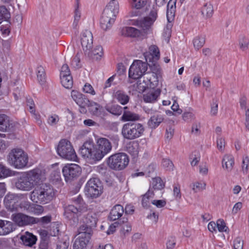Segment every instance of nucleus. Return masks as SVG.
Listing matches in <instances>:
<instances>
[{
	"label": "nucleus",
	"mask_w": 249,
	"mask_h": 249,
	"mask_svg": "<svg viewBox=\"0 0 249 249\" xmlns=\"http://www.w3.org/2000/svg\"><path fill=\"white\" fill-rule=\"evenodd\" d=\"M76 7L74 11V21L72 23V27L74 29H77L78 27V23L81 18V13L78 9L79 2L77 0Z\"/></svg>",
	"instance_id": "ea45409f"
},
{
	"label": "nucleus",
	"mask_w": 249,
	"mask_h": 249,
	"mask_svg": "<svg viewBox=\"0 0 249 249\" xmlns=\"http://www.w3.org/2000/svg\"><path fill=\"white\" fill-rule=\"evenodd\" d=\"M149 53L152 56V62L157 61L160 59V53L158 47L156 45H151L149 47Z\"/></svg>",
	"instance_id": "e433bc0d"
},
{
	"label": "nucleus",
	"mask_w": 249,
	"mask_h": 249,
	"mask_svg": "<svg viewBox=\"0 0 249 249\" xmlns=\"http://www.w3.org/2000/svg\"><path fill=\"white\" fill-rule=\"evenodd\" d=\"M98 221V217L96 213H89L83 218L84 224L81 226L79 231L82 232H86L91 234L93 228L96 227Z\"/></svg>",
	"instance_id": "9b49d317"
},
{
	"label": "nucleus",
	"mask_w": 249,
	"mask_h": 249,
	"mask_svg": "<svg viewBox=\"0 0 249 249\" xmlns=\"http://www.w3.org/2000/svg\"><path fill=\"white\" fill-rule=\"evenodd\" d=\"M37 77L40 84H43L45 81V70L43 67L39 66L37 68Z\"/></svg>",
	"instance_id": "a19ab883"
},
{
	"label": "nucleus",
	"mask_w": 249,
	"mask_h": 249,
	"mask_svg": "<svg viewBox=\"0 0 249 249\" xmlns=\"http://www.w3.org/2000/svg\"><path fill=\"white\" fill-rule=\"evenodd\" d=\"M87 106L89 107V111L93 115L97 116L101 115L103 107L99 104L89 100V103Z\"/></svg>",
	"instance_id": "7c9ffc66"
},
{
	"label": "nucleus",
	"mask_w": 249,
	"mask_h": 249,
	"mask_svg": "<svg viewBox=\"0 0 249 249\" xmlns=\"http://www.w3.org/2000/svg\"><path fill=\"white\" fill-rule=\"evenodd\" d=\"M114 96V98L122 105H125L129 102V96L122 90L117 91Z\"/></svg>",
	"instance_id": "2f4dec72"
},
{
	"label": "nucleus",
	"mask_w": 249,
	"mask_h": 249,
	"mask_svg": "<svg viewBox=\"0 0 249 249\" xmlns=\"http://www.w3.org/2000/svg\"><path fill=\"white\" fill-rule=\"evenodd\" d=\"M58 154L62 158L75 161L77 159L76 153L71 142L67 139H62L57 147Z\"/></svg>",
	"instance_id": "0eeeda50"
},
{
	"label": "nucleus",
	"mask_w": 249,
	"mask_h": 249,
	"mask_svg": "<svg viewBox=\"0 0 249 249\" xmlns=\"http://www.w3.org/2000/svg\"><path fill=\"white\" fill-rule=\"evenodd\" d=\"M62 172L66 181L77 178L81 173V168L76 164H68L63 168Z\"/></svg>",
	"instance_id": "f8f14e48"
},
{
	"label": "nucleus",
	"mask_w": 249,
	"mask_h": 249,
	"mask_svg": "<svg viewBox=\"0 0 249 249\" xmlns=\"http://www.w3.org/2000/svg\"><path fill=\"white\" fill-rule=\"evenodd\" d=\"M122 35L132 37H136L142 36V32L140 30L132 27H125L122 30Z\"/></svg>",
	"instance_id": "cd10ccee"
},
{
	"label": "nucleus",
	"mask_w": 249,
	"mask_h": 249,
	"mask_svg": "<svg viewBox=\"0 0 249 249\" xmlns=\"http://www.w3.org/2000/svg\"><path fill=\"white\" fill-rule=\"evenodd\" d=\"M59 120L58 115L54 114L48 117L47 122L50 125L53 126L56 125Z\"/></svg>",
	"instance_id": "4d7b16f0"
},
{
	"label": "nucleus",
	"mask_w": 249,
	"mask_h": 249,
	"mask_svg": "<svg viewBox=\"0 0 249 249\" xmlns=\"http://www.w3.org/2000/svg\"><path fill=\"white\" fill-rule=\"evenodd\" d=\"M182 118L185 122H190L195 119V116L192 112H185L182 115Z\"/></svg>",
	"instance_id": "6e6d98bb"
},
{
	"label": "nucleus",
	"mask_w": 249,
	"mask_h": 249,
	"mask_svg": "<svg viewBox=\"0 0 249 249\" xmlns=\"http://www.w3.org/2000/svg\"><path fill=\"white\" fill-rule=\"evenodd\" d=\"M139 144L137 142H132L127 144L126 151L134 158H136L139 154Z\"/></svg>",
	"instance_id": "72a5a7b5"
},
{
	"label": "nucleus",
	"mask_w": 249,
	"mask_h": 249,
	"mask_svg": "<svg viewBox=\"0 0 249 249\" xmlns=\"http://www.w3.org/2000/svg\"><path fill=\"white\" fill-rule=\"evenodd\" d=\"M122 223L124 224L123 226V229L124 231L129 232L131 231V226L130 224L127 223V218H123V220L122 221Z\"/></svg>",
	"instance_id": "774afa93"
},
{
	"label": "nucleus",
	"mask_w": 249,
	"mask_h": 249,
	"mask_svg": "<svg viewBox=\"0 0 249 249\" xmlns=\"http://www.w3.org/2000/svg\"><path fill=\"white\" fill-rule=\"evenodd\" d=\"M123 207L119 204L115 205L111 210L108 218L112 221L119 219L124 213Z\"/></svg>",
	"instance_id": "5701e85b"
},
{
	"label": "nucleus",
	"mask_w": 249,
	"mask_h": 249,
	"mask_svg": "<svg viewBox=\"0 0 249 249\" xmlns=\"http://www.w3.org/2000/svg\"><path fill=\"white\" fill-rule=\"evenodd\" d=\"M147 69V64L140 60H135L129 70V76L133 79H139L144 76Z\"/></svg>",
	"instance_id": "9d476101"
},
{
	"label": "nucleus",
	"mask_w": 249,
	"mask_h": 249,
	"mask_svg": "<svg viewBox=\"0 0 249 249\" xmlns=\"http://www.w3.org/2000/svg\"><path fill=\"white\" fill-rule=\"evenodd\" d=\"M132 7L139 9L146 5V0H129Z\"/></svg>",
	"instance_id": "09e8293b"
},
{
	"label": "nucleus",
	"mask_w": 249,
	"mask_h": 249,
	"mask_svg": "<svg viewBox=\"0 0 249 249\" xmlns=\"http://www.w3.org/2000/svg\"><path fill=\"white\" fill-rule=\"evenodd\" d=\"M176 239L174 237L170 236L168 238L166 248L167 249H173L176 245Z\"/></svg>",
	"instance_id": "052dcab7"
},
{
	"label": "nucleus",
	"mask_w": 249,
	"mask_h": 249,
	"mask_svg": "<svg viewBox=\"0 0 249 249\" xmlns=\"http://www.w3.org/2000/svg\"><path fill=\"white\" fill-rule=\"evenodd\" d=\"M61 83L66 89H71L73 86V80L71 75L61 76Z\"/></svg>",
	"instance_id": "f704fd0d"
},
{
	"label": "nucleus",
	"mask_w": 249,
	"mask_h": 249,
	"mask_svg": "<svg viewBox=\"0 0 249 249\" xmlns=\"http://www.w3.org/2000/svg\"><path fill=\"white\" fill-rule=\"evenodd\" d=\"M205 186L203 182H196L193 184L192 189L195 193L200 192L205 189Z\"/></svg>",
	"instance_id": "3c124183"
},
{
	"label": "nucleus",
	"mask_w": 249,
	"mask_h": 249,
	"mask_svg": "<svg viewBox=\"0 0 249 249\" xmlns=\"http://www.w3.org/2000/svg\"><path fill=\"white\" fill-rule=\"evenodd\" d=\"M20 239L25 246L29 247H32L35 244L37 240L36 236L28 231L21 235Z\"/></svg>",
	"instance_id": "393cba45"
},
{
	"label": "nucleus",
	"mask_w": 249,
	"mask_h": 249,
	"mask_svg": "<svg viewBox=\"0 0 249 249\" xmlns=\"http://www.w3.org/2000/svg\"><path fill=\"white\" fill-rule=\"evenodd\" d=\"M249 45V39L245 37L242 36L240 38L239 41V45L240 49L243 51L247 50L248 49Z\"/></svg>",
	"instance_id": "de8ad7c7"
},
{
	"label": "nucleus",
	"mask_w": 249,
	"mask_h": 249,
	"mask_svg": "<svg viewBox=\"0 0 249 249\" xmlns=\"http://www.w3.org/2000/svg\"><path fill=\"white\" fill-rule=\"evenodd\" d=\"M85 191L88 197L96 198L103 192V186L100 180L97 178H90L87 183Z\"/></svg>",
	"instance_id": "1a4fd4ad"
},
{
	"label": "nucleus",
	"mask_w": 249,
	"mask_h": 249,
	"mask_svg": "<svg viewBox=\"0 0 249 249\" xmlns=\"http://www.w3.org/2000/svg\"><path fill=\"white\" fill-rule=\"evenodd\" d=\"M162 166L167 170H173L174 168V164L173 162L168 159H164L162 160Z\"/></svg>",
	"instance_id": "5fc2aeb1"
},
{
	"label": "nucleus",
	"mask_w": 249,
	"mask_h": 249,
	"mask_svg": "<svg viewBox=\"0 0 249 249\" xmlns=\"http://www.w3.org/2000/svg\"><path fill=\"white\" fill-rule=\"evenodd\" d=\"M140 119V116L135 113L132 112L128 110L127 107H124L123 114L121 117V121L123 122H129L138 121Z\"/></svg>",
	"instance_id": "b1692460"
},
{
	"label": "nucleus",
	"mask_w": 249,
	"mask_h": 249,
	"mask_svg": "<svg viewBox=\"0 0 249 249\" xmlns=\"http://www.w3.org/2000/svg\"><path fill=\"white\" fill-rule=\"evenodd\" d=\"M234 164V158L230 155H225L222 160V167L228 172H231Z\"/></svg>",
	"instance_id": "c756f323"
},
{
	"label": "nucleus",
	"mask_w": 249,
	"mask_h": 249,
	"mask_svg": "<svg viewBox=\"0 0 249 249\" xmlns=\"http://www.w3.org/2000/svg\"><path fill=\"white\" fill-rule=\"evenodd\" d=\"M20 196L18 194H8L4 197V203L6 208L11 212L17 211Z\"/></svg>",
	"instance_id": "2eb2a0df"
},
{
	"label": "nucleus",
	"mask_w": 249,
	"mask_h": 249,
	"mask_svg": "<svg viewBox=\"0 0 249 249\" xmlns=\"http://www.w3.org/2000/svg\"><path fill=\"white\" fill-rule=\"evenodd\" d=\"M112 149L110 142L105 138H99L97 141L96 147L92 142H86L80 149L82 157L93 161L101 160Z\"/></svg>",
	"instance_id": "f257e3e1"
},
{
	"label": "nucleus",
	"mask_w": 249,
	"mask_h": 249,
	"mask_svg": "<svg viewBox=\"0 0 249 249\" xmlns=\"http://www.w3.org/2000/svg\"><path fill=\"white\" fill-rule=\"evenodd\" d=\"M97 171L102 175L105 176L107 173V168L104 164H101L97 167Z\"/></svg>",
	"instance_id": "338daca9"
},
{
	"label": "nucleus",
	"mask_w": 249,
	"mask_h": 249,
	"mask_svg": "<svg viewBox=\"0 0 249 249\" xmlns=\"http://www.w3.org/2000/svg\"><path fill=\"white\" fill-rule=\"evenodd\" d=\"M10 18V14L5 6L0 7V23L3 20H7Z\"/></svg>",
	"instance_id": "79ce46f5"
},
{
	"label": "nucleus",
	"mask_w": 249,
	"mask_h": 249,
	"mask_svg": "<svg viewBox=\"0 0 249 249\" xmlns=\"http://www.w3.org/2000/svg\"><path fill=\"white\" fill-rule=\"evenodd\" d=\"M106 110L113 115L119 116L122 114L124 108L119 105H114L110 107H107Z\"/></svg>",
	"instance_id": "c9c22d12"
},
{
	"label": "nucleus",
	"mask_w": 249,
	"mask_h": 249,
	"mask_svg": "<svg viewBox=\"0 0 249 249\" xmlns=\"http://www.w3.org/2000/svg\"><path fill=\"white\" fill-rule=\"evenodd\" d=\"M9 163L17 169H22L28 162L27 154L20 148H14L9 153L7 157Z\"/></svg>",
	"instance_id": "20e7f679"
},
{
	"label": "nucleus",
	"mask_w": 249,
	"mask_h": 249,
	"mask_svg": "<svg viewBox=\"0 0 249 249\" xmlns=\"http://www.w3.org/2000/svg\"><path fill=\"white\" fill-rule=\"evenodd\" d=\"M152 186L155 190H160L164 188V184L160 178H156L152 180Z\"/></svg>",
	"instance_id": "a18cd8bd"
},
{
	"label": "nucleus",
	"mask_w": 249,
	"mask_h": 249,
	"mask_svg": "<svg viewBox=\"0 0 249 249\" xmlns=\"http://www.w3.org/2000/svg\"><path fill=\"white\" fill-rule=\"evenodd\" d=\"M83 91L94 95L96 94L92 86L89 83H86L83 87Z\"/></svg>",
	"instance_id": "bf43d9fd"
},
{
	"label": "nucleus",
	"mask_w": 249,
	"mask_h": 249,
	"mask_svg": "<svg viewBox=\"0 0 249 249\" xmlns=\"http://www.w3.org/2000/svg\"><path fill=\"white\" fill-rule=\"evenodd\" d=\"M205 43V38L203 36H196L193 40L194 46L197 50L202 47Z\"/></svg>",
	"instance_id": "58836bf2"
},
{
	"label": "nucleus",
	"mask_w": 249,
	"mask_h": 249,
	"mask_svg": "<svg viewBox=\"0 0 249 249\" xmlns=\"http://www.w3.org/2000/svg\"><path fill=\"white\" fill-rule=\"evenodd\" d=\"M129 159L126 154L123 153H116L110 156L107 160L109 167L115 170L124 169L128 164Z\"/></svg>",
	"instance_id": "6e6552de"
},
{
	"label": "nucleus",
	"mask_w": 249,
	"mask_h": 249,
	"mask_svg": "<svg viewBox=\"0 0 249 249\" xmlns=\"http://www.w3.org/2000/svg\"><path fill=\"white\" fill-rule=\"evenodd\" d=\"M160 73V70L158 68L156 72H148L145 73L143 76V82L145 83L144 85L140 86L142 88V90H144L148 86V83L152 84L153 86L158 84V75Z\"/></svg>",
	"instance_id": "f3484780"
},
{
	"label": "nucleus",
	"mask_w": 249,
	"mask_h": 249,
	"mask_svg": "<svg viewBox=\"0 0 249 249\" xmlns=\"http://www.w3.org/2000/svg\"><path fill=\"white\" fill-rule=\"evenodd\" d=\"M87 210V207L82 206L78 208L73 205H69L64 208V215L66 218L71 220L75 216L77 217L78 215H80L83 212Z\"/></svg>",
	"instance_id": "ddd939ff"
},
{
	"label": "nucleus",
	"mask_w": 249,
	"mask_h": 249,
	"mask_svg": "<svg viewBox=\"0 0 249 249\" xmlns=\"http://www.w3.org/2000/svg\"><path fill=\"white\" fill-rule=\"evenodd\" d=\"M116 16L111 14L108 10H104L100 19V25L104 30L110 29L114 23Z\"/></svg>",
	"instance_id": "4468645a"
},
{
	"label": "nucleus",
	"mask_w": 249,
	"mask_h": 249,
	"mask_svg": "<svg viewBox=\"0 0 249 249\" xmlns=\"http://www.w3.org/2000/svg\"><path fill=\"white\" fill-rule=\"evenodd\" d=\"M68 75H71L69 67L67 64H64L61 67L60 76Z\"/></svg>",
	"instance_id": "69168bd1"
},
{
	"label": "nucleus",
	"mask_w": 249,
	"mask_h": 249,
	"mask_svg": "<svg viewBox=\"0 0 249 249\" xmlns=\"http://www.w3.org/2000/svg\"><path fill=\"white\" fill-rule=\"evenodd\" d=\"M81 43L85 52L89 51L92 46L93 36L90 31L85 30L81 34Z\"/></svg>",
	"instance_id": "6ab92c4d"
},
{
	"label": "nucleus",
	"mask_w": 249,
	"mask_h": 249,
	"mask_svg": "<svg viewBox=\"0 0 249 249\" xmlns=\"http://www.w3.org/2000/svg\"><path fill=\"white\" fill-rule=\"evenodd\" d=\"M12 175V171L5 166L0 164V178H5Z\"/></svg>",
	"instance_id": "49530a36"
},
{
	"label": "nucleus",
	"mask_w": 249,
	"mask_h": 249,
	"mask_svg": "<svg viewBox=\"0 0 249 249\" xmlns=\"http://www.w3.org/2000/svg\"><path fill=\"white\" fill-rule=\"evenodd\" d=\"M234 249H243V240L240 237L236 238L233 241Z\"/></svg>",
	"instance_id": "13d9d810"
},
{
	"label": "nucleus",
	"mask_w": 249,
	"mask_h": 249,
	"mask_svg": "<svg viewBox=\"0 0 249 249\" xmlns=\"http://www.w3.org/2000/svg\"><path fill=\"white\" fill-rule=\"evenodd\" d=\"M216 227L220 232L227 231L228 228L226 226V223L223 219H218L216 223Z\"/></svg>",
	"instance_id": "603ef678"
},
{
	"label": "nucleus",
	"mask_w": 249,
	"mask_h": 249,
	"mask_svg": "<svg viewBox=\"0 0 249 249\" xmlns=\"http://www.w3.org/2000/svg\"><path fill=\"white\" fill-rule=\"evenodd\" d=\"M15 226L12 222L0 219V235H5L15 230Z\"/></svg>",
	"instance_id": "412c9836"
},
{
	"label": "nucleus",
	"mask_w": 249,
	"mask_h": 249,
	"mask_svg": "<svg viewBox=\"0 0 249 249\" xmlns=\"http://www.w3.org/2000/svg\"><path fill=\"white\" fill-rule=\"evenodd\" d=\"M12 127V124L9 117L5 114H0V131H9Z\"/></svg>",
	"instance_id": "bb28decb"
},
{
	"label": "nucleus",
	"mask_w": 249,
	"mask_h": 249,
	"mask_svg": "<svg viewBox=\"0 0 249 249\" xmlns=\"http://www.w3.org/2000/svg\"><path fill=\"white\" fill-rule=\"evenodd\" d=\"M12 219L19 226H23L33 224L35 217L21 213H18L12 215Z\"/></svg>",
	"instance_id": "dca6fc26"
},
{
	"label": "nucleus",
	"mask_w": 249,
	"mask_h": 249,
	"mask_svg": "<svg viewBox=\"0 0 249 249\" xmlns=\"http://www.w3.org/2000/svg\"><path fill=\"white\" fill-rule=\"evenodd\" d=\"M80 235L77 238L73 244V249H86L87 245L90 238V234L82 232L79 231Z\"/></svg>",
	"instance_id": "a211bd4d"
},
{
	"label": "nucleus",
	"mask_w": 249,
	"mask_h": 249,
	"mask_svg": "<svg viewBox=\"0 0 249 249\" xmlns=\"http://www.w3.org/2000/svg\"><path fill=\"white\" fill-rule=\"evenodd\" d=\"M213 12V6L210 3L205 4L201 10L202 14L207 18L212 17Z\"/></svg>",
	"instance_id": "4c0bfd02"
},
{
	"label": "nucleus",
	"mask_w": 249,
	"mask_h": 249,
	"mask_svg": "<svg viewBox=\"0 0 249 249\" xmlns=\"http://www.w3.org/2000/svg\"><path fill=\"white\" fill-rule=\"evenodd\" d=\"M54 196L53 187L46 183H42L36 187L30 193L31 200L35 203L45 204L50 202Z\"/></svg>",
	"instance_id": "7ed1b4c3"
},
{
	"label": "nucleus",
	"mask_w": 249,
	"mask_h": 249,
	"mask_svg": "<svg viewBox=\"0 0 249 249\" xmlns=\"http://www.w3.org/2000/svg\"><path fill=\"white\" fill-rule=\"evenodd\" d=\"M157 18V12L155 10L151 11L148 16L140 20H134L132 25L141 28L142 36L149 34L152 31V26Z\"/></svg>",
	"instance_id": "423d86ee"
},
{
	"label": "nucleus",
	"mask_w": 249,
	"mask_h": 249,
	"mask_svg": "<svg viewBox=\"0 0 249 249\" xmlns=\"http://www.w3.org/2000/svg\"><path fill=\"white\" fill-rule=\"evenodd\" d=\"M93 59L100 60L104 54L103 49L101 46H97L92 51Z\"/></svg>",
	"instance_id": "c03bdc74"
},
{
	"label": "nucleus",
	"mask_w": 249,
	"mask_h": 249,
	"mask_svg": "<svg viewBox=\"0 0 249 249\" xmlns=\"http://www.w3.org/2000/svg\"><path fill=\"white\" fill-rule=\"evenodd\" d=\"M27 105L29 107V111L30 112L35 114L36 110L35 108V104L33 100L31 98H27L26 99Z\"/></svg>",
	"instance_id": "680f3d73"
},
{
	"label": "nucleus",
	"mask_w": 249,
	"mask_h": 249,
	"mask_svg": "<svg viewBox=\"0 0 249 249\" xmlns=\"http://www.w3.org/2000/svg\"><path fill=\"white\" fill-rule=\"evenodd\" d=\"M69 242L67 241H59L56 245V249H68Z\"/></svg>",
	"instance_id": "0e129e2a"
},
{
	"label": "nucleus",
	"mask_w": 249,
	"mask_h": 249,
	"mask_svg": "<svg viewBox=\"0 0 249 249\" xmlns=\"http://www.w3.org/2000/svg\"><path fill=\"white\" fill-rule=\"evenodd\" d=\"M163 115L158 112L152 116L147 123V124L151 128H156L163 121Z\"/></svg>",
	"instance_id": "a878e982"
},
{
	"label": "nucleus",
	"mask_w": 249,
	"mask_h": 249,
	"mask_svg": "<svg viewBox=\"0 0 249 249\" xmlns=\"http://www.w3.org/2000/svg\"><path fill=\"white\" fill-rule=\"evenodd\" d=\"M160 94V89H150L143 95V100L147 103H154L157 100Z\"/></svg>",
	"instance_id": "4be33fe9"
},
{
	"label": "nucleus",
	"mask_w": 249,
	"mask_h": 249,
	"mask_svg": "<svg viewBox=\"0 0 249 249\" xmlns=\"http://www.w3.org/2000/svg\"><path fill=\"white\" fill-rule=\"evenodd\" d=\"M144 131V127L142 124L128 122L123 125L121 134L124 139L133 140L142 136Z\"/></svg>",
	"instance_id": "39448f33"
},
{
	"label": "nucleus",
	"mask_w": 249,
	"mask_h": 249,
	"mask_svg": "<svg viewBox=\"0 0 249 249\" xmlns=\"http://www.w3.org/2000/svg\"><path fill=\"white\" fill-rule=\"evenodd\" d=\"M200 123L199 122H195L192 127V133L196 135L199 134L200 133Z\"/></svg>",
	"instance_id": "e2e57ef3"
},
{
	"label": "nucleus",
	"mask_w": 249,
	"mask_h": 249,
	"mask_svg": "<svg viewBox=\"0 0 249 249\" xmlns=\"http://www.w3.org/2000/svg\"><path fill=\"white\" fill-rule=\"evenodd\" d=\"M41 180V171L35 169L29 172L21 173L18 176L15 183L16 188L23 191H29Z\"/></svg>",
	"instance_id": "f03ea898"
},
{
	"label": "nucleus",
	"mask_w": 249,
	"mask_h": 249,
	"mask_svg": "<svg viewBox=\"0 0 249 249\" xmlns=\"http://www.w3.org/2000/svg\"><path fill=\"white\" fill-rule=\"evenodd\" d=\"M177 0H170L167 5V17L172 16L175 12Z\"/></svg>",
	"instance_id": "37998d69"
},
{
	"label": "nucleus",
	"mask_w": 249,
	"mask_h": 249,
	"mask_svg": "<svg viewBox=\"0 0 249 249\" xmlns=\"http://www.w3.org/2000/svg\"><path fill=\"white\" fill-rule=\"evenodd\" d=\"M108 10L111 14L116 16L119 11V4L117 0H111L104 10Z\"/></svg>",
	"instance_id": "473e14b6"
},
{
	"label": "nucleus",
	"mask_w": 249,
	"mask_h": 249,
	"mask_svg": "<svg viewBox=\"0 0 249 249\" xmlns=\"http://www.w3.org/2000/svg\"><path fill=\"white\" fill-rule=\"evenodd\" d=\"M21 207L23 206L26 210H29L34 214L39 215L41 214L44 211V208L41 205H37L36 206L30 205L29 202H24L20 204Z\"/></svg>",
	"instance_id": "c85d7f7f"
},
{
	"label": "nucleus",
	"mask_w": 249,
	"mask_h": 249,
	"mask_svg": "<svg viewBox=\"0 0 249 249\" xmlns=\"http://www.w3.org/2000/svg\"><path fill=\"white\" fill-rule=\"evenodd\" d=\"M71 201L75 204L79 205V207L87 205L84 203L82 196L80 195L75 196L71 198Z\"/></svg>",
	"instance_id": "864d4df0"
},
{
	"label": "nucleus",
	"mask_w": 249,
	"mask_h": 249,
	"mask_svg": "<svg viewBox=\"0 0 249 249\" xmlns=\"http://www.w3.org/2000/svg\"><path fill=\"white\" fill-rule=\"evenodd\" d=\"M52 217L51 216L47 215L43 216L41 218H35L33 221L34 224L41 223L42 224H46L51 222Z\"/></svg>",
	"instance_id": "8fccbe9b"
},
{
	"label": "nucleus",
	"mask_w": 249,
	"mask_h": 249,
	"mask_svg": "<svg viewBox=\"0 0 249 249\" xmlns=\"http://www.w3.org/2000/svg\"><path fill=\"white\" fill-rule=\"evenodd\" d=\"M71 96L75 103L79 105L83 110L85 107L89 103V100L86 96L75 90H72L71 92Z\"/></svg>",
	"instance_id": "aec40b11"
}]
</instances>
